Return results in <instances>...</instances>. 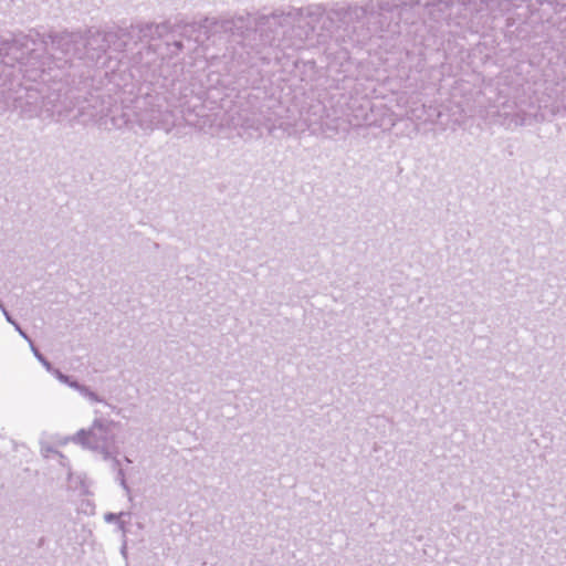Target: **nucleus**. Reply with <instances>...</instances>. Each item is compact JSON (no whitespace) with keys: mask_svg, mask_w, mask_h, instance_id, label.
I'll use <instances>...</instances> for the list:
<instances>
[{"mask_svg":"<svg viewBox=\"0 0 566 566\" xmlns=\"http://www.w3.org/2000/svg\"><path fill=\"white\" fill-rule=\"evenodd\" d=\"M117 424L113 421H94L90 430H81L73 438L74 441L95 451H99L104 459L117 454Z\"/></svg>","mask_w":566,"mask_h":566,"instance_id":"f257e3e1","label":"nucleus"},{"mask_svg":"<svg viewBox=\"0 0 566 566\" xmlns=\"http://www.w3.org/2000/svg\"><path fill=\"white\" fill-rule=\"evenodd\" d=\"M31 350L38 360L45 367L46 370H52V365L45 359V357L39 352V349L34 346L33 343L30 345Z\"/></svg>","mask_w":566,"mask_h":566,"instance_id":"f03ea898","label":"nucleus"},{"mask_svg":"<svg viewBox=\"0 0 566 566\" xmlns=\"http://www.w3.org/2000/svg\"><path fill=\"white\" fill-rule=\"evenodd\" d=\"M71 387L78 390L83 396L87 397L88 399H91L93 401H98L97 396L94 392H92L90 389H87L86 387L81 386L78 384H71Z\"/></svg>","mask_w":566,"mask_h":566,"instance_id":"7ed1b4c3","label":"nucleus"},{"mask_svg":"<svg viewBox=\"0 0 566 566\" xmlns=\"http://www.w3.org/2000/svg\"><path fill=\"white\" fill-rule=\"evenodd\" d=\"M60 381L67 384L71 387V384H77L76 381H71L70 378L65 375H63L60 370L54 369L52 367V370H50Z\"/></svg>","mask_w":566,"mask_h":566,"instance_id":"20e7f679","label":"nucleus"},{"mask_svg":"<svg viewBox=\"0 0 566 566\" xmlns=\"http://www.w3.org/2000/svg\"><path fill=\"white\" fill-rule=\"evenodd\" d=\"M117 479L119 480L120 485L124 489L128 490L127 484H126V480H125V475H124V471L120 468L117 470Z\"/></svg>","mask_w":566,"mask_h":566,"instance_id":"39448f33","label":"nucleus"},{"mask_svg":"<svg viewBox=\"0 0 566 566\" xmlns=\"http://www.w3.org/2000/svg\"><path fill=\"white\" fill-rule=\"evenodd\" d=\"M112 120H113V126H115L117 128H120L123 125L127 124L126 119H123V120L118 122L117 119L113 118Z\"/></svg>","mask_w":566,"mask_h":566,"instance_id":"423d86ee","label":"nucleus"},{"mask_svg":"<svg viewBox=\"0 0 566 566\" xmlns=\"http://www.w3.org/2000/svg\"><path fill=\"white\" fill-rule=\"evenodd\" d=\"M1 311H2L3 315L6 316L7 321L12 324L13 319H12L11 315L9 314V312L6 308H2Z\"/></svg>","mask_w":566,"mask_h":566,"instance_id":"0eeeda50","label":"nucleus"},{"mask_svg":"<svg viewBox=\"0 0 566 566\" xmlns=\"http://www.w3.org/2000/svg\"><path fill=\"white\" fill-rule=\"evenodd\" d=\"M18 332H19V334H20L24 339H27V340L29 342V344L31 345L32 340L29 338V336H28V335H27L22 329H20V331H18Z\"/></svg>","mask_w":566,"mask_h":566,"instance_id":"6e6552de","label":"nucleus"},{"mask_svg":"<svg viewBox=\"0 0 566 566\" xmlns=\"http://www.w3.org/2000/svg\"><path fill=\"white\" fill-rule=\"evenodd\" d=\"M12 325L14 326V328H15L17 331H20V329H21L20 325H19L17 322H14V321H13Z\"/></svg>","mask_w":566,"mask_h":566,"instance_id":"1a4fd4ad","label":"nucleus"},{"mask_svg":"<svg viewBox=\"0 0 566 566\" xmlns=\"http://www.w3.org/2000/svg\"><path fill=\"white\" fill-rule=\"evenodd\" d=\"M15 49H17V48H15V45H13V44H12V45H9V46L7 48V50H8V51H15Z\"/></svg>","mask_w":566,"mask_h":566,"instance_id":"9d476101","label":"nucleus"},{"mask_svg":"<svg viewBox=\"0 0 566 566\" xmlns=\"http://www.w3.org/2000/svg\"><path fill=\"white\" fill-rule=\"evenodd\" d=\"M114 517H115V516H114V514H108V515H106V520H107V521H112V520H114Z\"/></svg>","mask_w":566,"mask_h":566,"instance_id":"9b49d317","label":"nucleus"},{"mask_svg":"<svg viewBox=\"0 0 566 566\" xmlns=\"http://www.w3.org/2000/svg\"><path fill=\"white\" fill-rule=\"evenodd\" d=\"M1 61L4 63V64H10L9 61H4V59L2 57Z\"/></svg>","mask_w":566,"mask_h":566,"instance_id":"f8f14e48","label":"nucleus"}]
</instances>
